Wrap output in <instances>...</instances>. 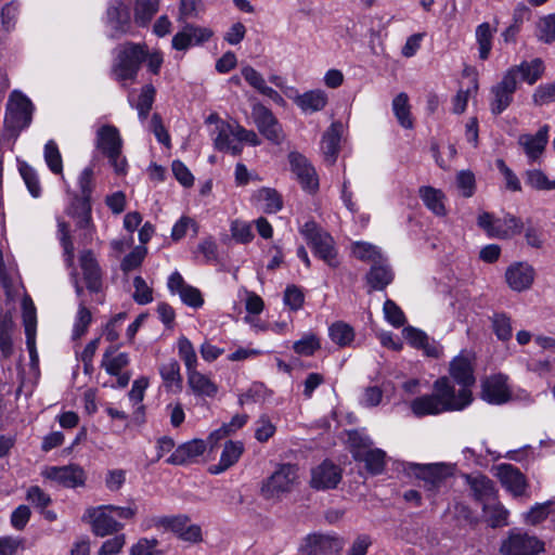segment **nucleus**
<instances>
[{
	"label": "nucleus",
	"mask_w": 555,
	"mask_h": 555,
	"mask_svg": "<svg viewBox=\"0 0 555 555\" xmlns=\"http://www.w3.org/2000/svg\"><path fill=\"white\" fill-rule=\"evenodd\" d=\"M434 392L416 397L410 403L412 413L417 417L438 415L444 412L462 411L464 398L462 392L460 399L455 398V388L447 376L439 377L433 385Z\"/></svg>",
	"instance_id": "nucleus-1"
},
{
	"label": "nucleus",
	"mask_w": 555,
	"mask_h": 555,
	"mask_svg": "<svg viewBox=\"0 0 555 555\" xmlns=\"http://www.w3.org/2000/svg\"><path fill=\"white\" fill-rule=\"evenodd\" d=\"M146 57L147 50L144 44L128 42L119 48L112 74L122 86L127 80L134 81Z\"/></svg>",
	"instance_id": "nucleus-2"
},
{
	"label": "nucleus",
	"mask_w": 555,
	"mask_h": 555,
	"mask_svg": "<svg viewBox=\"0 0 555 555\" xmlns=\"http://www.w3.org/2000/svg\"><path fill=\"white\" fill-rule=\"evenodd\" d=\"M475 354L470 351L463 350L452 359L449 366L451 378L460 386L455 390V398L459 400L462 392L466 395L463 406L467 408L473 402L472 387L475 385L474 375Z\"/></svg>",
	"instance_id": "nucleus-3"
},
{
	"label": "nucleus",
	"mask_w": 555,
	"mask_h": 555,
	"mask_svg": "<svg viewBox=\"0 0 555 555\" xmlns=\"http://www.w3.org/2000/svg\"><path fill=\"white\" fill-rule=\"evenodd\" d=\"M544 551V541L521 529L509 530L499 546L500 555H540Z\"/></svg>",
	"instance_id": "nucleus-4"
},
{
	"label": "nucleus",
	"mask_w": 555,
	"mask_h": 555,
	"mask_svg": "<svg viewBox=\"0 0 555 555\" xmlns=\"http://www.w3.org/2000/svg\"><path fill=\"white\" fill-rule=\"evenodd\" d=\"M95 146L108 158L117 173L126 171L127 162L121 157L122 140L115 126L104 125L98 129Z\"/></svg>",
	"instance_id": "nucleus-5"
},
{
	"label": "nucleus",
	"mask_w": 555,
	"mask_h": 555,
	"mask_svg": "<svg viewBox=\"0 0 555 555\" xmlns=\"http://www.w3.org/2000/svg\"><path fill=\"white\" fill-rule=\"evenodd\" d=\"M300 232L318 257L331 267L337 266L335 242L328 232L319 227L314 221H307L300 229Z\"/></svg>",
	"instance_id": "nucleus-6"
},
{
	"label": "nucleus",
	"mask_w": 555,
	"mask_h": 555,
	"mask_svg": "<svg viewBox=\"0 0 555 555\" xmlns=\"http://www.w3.org/2000/svg\"><path fill=\"white\" fill-rule=\"evenodd\" d=\"M403 470L408 475H413L424 481V488L431 493H435L444 480L452 475V467L442 464H417L404 463Z\"/></svg>",
	"instance_id": "nucleus-7"
},
{
	"label": "nucleus",
	"mask_w": 555,
	"mask_h": 555,
	"mask_svg": "<svg viewBox=\"0 0 555 555\" xmlns=\"http://www.w3.org/2000/svg\"><path fill=\"white\" fill-rule=\"evenodd\" d=\"M33 104L18 91H13L7 104L4 122L8 129L21 131L31 122Z\"/></svg>",
	"instance_id": "nucleus-8"
},
{
	"label": "nucleus",
	"mask_w": 555,
	"mask_h": 555,
	"mask_svg": "<svg viewBox=\"0 0 555 555\" xmlns=\"http://www.w3.org/2000/svg\"><path fill=\"white\" fill-rule=\"evenodd\" d=\"M154 526L170 530L180 540L189 543H201L203 541L202 528L198 525L190 524L186 515L160 516L153 519Z\"/></svg>",
	"instance_id": "nucleus-9"
},
{
	"label": "nucleus",
	"mask_w": 555,
	"mask_h": 555,
	"mask_svg": "<svg viewBox=\"0 0 555 555\" xmlns=\"http://www.w3.org/2000/svg\"><path fill=\"white\" fill-rule=\"evenodd\" d=\"M480 398L489 404L501 405L512 399L508 376L502 373L492 374L481 380Z\"/></svg>",
	"instance_id": "nucleus-10"
},
{
	"label": "nucleus",
	"mask_w": 555,
	"mask_h": 555,
	"mask_svg": "<svg viewBox=\"0 0 555 555\" xmlns=\"http://www.w3.org/2000/svg\"><path fill=\"white\" fill-rule=\"evenodd\" d=\"M343 546V539L335 534L311 533L302 540L299 551L302 555H332Z\"/></svg>",
	"instance_id": "nucleus-11"
},
{
	"label": "nucleus",
	"mask_w": 555,
	"mask_h": 555,
	"mask_svg": "<svg viewBox=\"0 0 555 555\" xmlns=\"http://www.w3.org/2000/svg\"><path fill=\"white\" fill-rule=\"evenodd\" d=\"M289 167L302 190L313 194L319 190V177L314 167L298 152L288 154Z\"/></svg>",
	"instance_id": "nucleus-12"
},
{
	"label": "nucleus",
	"mask_w": 555,
	"mask_h": 555,
	"mask_svg": "<svg viewBox=\"0 0 555 555\" xmlns=\"http://www.w3.org/2000/svg\"><path fill=\"white\" fill-rule=\"evenodd\" d=\"M535 275L532 264L527 261H515L506 268L504 279L512 291L522 293L532 287Z\"/></svg>",
	"instance_id": "nucleus-13"
},
{
	"label": "nucleus",
	"mask_w": 555,
	"mask_h": 555,
	"mask_svg": "<svg viewBox=\"0 0 555 555\" xmlns=\"http://www.w3.org/2000/svg\"><path fill=\"white\" fill-rule=\"evenodd\" d=\"M42 476L65 488L82 487L87 478L85 470L75 464L49 466L42 472Z\"/></svg>",
	"instance_id": "nucleus-14"
},
{
	"label": "nucleus",
	"mask_w": 555,
	"mask_h": 555,
	"mask_svg": "<svg viewBox=\"0 0 555 555\" xmlns=\"http://www.w3.org/2000/svg\"><path fill=\"white\" fill-rule=\"evenodd\" d=\"M86 517L89 518L92 532L98 537H106L118 532L124 525L118 522L113 513L106 505L90 507L86 511Z\"/></svg>",
	"instance_id": "nucleus-15"
},
{
	"label": "nucleus",
	"mask_w": 555,
	"mask_h": 555,
	"mask_svg": "<svg viewBox=\"0 0 555 555\" xmlns=\"http://www.w3.org/2000/svg\"><path fill=\"white\" fill-rule=\"evenodd\" d=\"M518 81L505 73L500 82L491 88L490 109L494 115L502 114L513 102Z\"/></svg>",
	"instance_id": "nucleus-16"
},
{
	"label": "nucleus",
	"mask_w": 555,
	"mask_h": 555,
	"mask_svg": "<svg viewBox=\"0 0 555 555\" xmlns=\"http://www.w3.org/2000/svg\"><path fill=\"white\" fill-rule=\"evenodd\" d=\"M341 480V470L330 461H324L311 470V487L317 490L336 488Z\"/></svg>",
	"instance_id": "nucleus-17"
},
{
	"label": "nucleus",
	"mask_w": 555,
	"mask_h": 555,
	"mask_svg": "<svg viewBox=\"0 0 555 555\" xmlns=\"http://www.w3.org/2000/svg\"><path fill=\"white\" fill-rule=\"evenodd\" d=\"M132 0H112L106 15L108 24L119 33H127L131 27Z\"/></svg>",
	"instance_id": "nucleus-18"
},
{
	"label": "nucleus",
	"mask_w": 555,
	"mask_h": 555,
	"mask_svg": "<svg viewBox=\"0 0 555 555\" xmlns=\"http://www.w3.org/2000/svg\"><path fill=\"white\" fill-rule=\"evenodd\" d=\"M496 477L502 486L514 496H521L526 493L527 481L521 472L511 464L496 466Z\"/></svg>",
	"instance_id": "nucleus-19"
},
{
	"label": "nucleus",
	"mask_w": 555,
	"mask_h": 555,
	"mask_svg": "<svg viewBox=\"0 0 555 555\" xmlns=\"http://www.w3.org/2000/svg\"><path fill=\"white\" fill-rule=\"evenodd\" d=\"M548 141V126L539 129L535 134L525 133L518 138V144L524 149L530 163L537 162L545 150Z\"/></svg>",
	"instance_id": "nucleus-20"
},
{
	"label": "nucleus",
	"mask_w": 555,
	"mask_h": 555,
	"mask_svg": "<svg viewBox=\"0 0 555 555\" xmlns=\"http://www.w3.org/2000/svg\"><path fill=\"white\" fill-rule=\"evenodd\" d=\"M80 268L87 288L91 293L102 289V271L91 250H85L79 257Z\"/></svg>",
	"instance_id": "nucleus-21"
},
{
	"label": "nucleus",
	"mask_w": 555,
	"mask_h": 555,
	"mask_svg": "<svg viewBox=\"0 0 555 555\" xmlns=\"http://www.w3.org/2000/svg\"><path fill=\"white\" fill-rule=\"evenodd\" d=\"M544 62L540 57L531 61H522L518 65L509 67L505 74L518 81V77L528 85H534L544 74Z\"/></svg>",
	"instance_id": "nucleus-22"
},
{
	"label": "nucleus",
	"mask_w": 555,
	"mask_h": 555,
	"mask_svg": "<svg viewBox=\"0 0 555 555\" xmlns=\"http://www.w3.org/2000/svg\"><path fill=\"white\" fill-rule=\"evenodd\" d=\"M343 130V124L335 121L328 127L322 137L321 151L325 162L330 165L336 162L337 155L339 153V144Z\"/></svg>",
	"instance_id": "nucleus-23"
},
{
	"label": "nucleus",
	"mask_w": 555,
	"mask_h": 555,
	"mask_svg": "<svg viewBox=\"0 0 555 555\" xmlns=\"http://www.w3.org/2000/svg\"><path fill=\"white\" fill-rule=\"evenodd\" d=\"M253 119L261 134L269 140L275 141L278 138L276 120L273 113L260 103H256L251 109Z\"/></svg>",
	"instance_id": "nucleus-24"
},
{
	"label": "nucleus",
	"mask_w": 555,
	"mask_h": 555,
	"mask_svg": "<svg viewBox=\"0 0 555 555\" xmlns=\"http://www.w3.org/2000/svg\"><path fill=\"white\" fill-rule=\"evenodd\" d=\"M205 450V441L201 439H194L179 446L166 460V462L172 465H183L202 455Z\"/></svg>",
	"instance_id": "nucleus-25"
},
{
	"label": "nucleus",
	"mask_w": 555,
	"mask_h": 555,
	"mask_svg": "<svg viewBox=\"0 0 555 555\" xmlns=\"http://www.w3.org/2000/svg\"><path fill=\"white\" fill-rule=\"evenodd\" d=\"M393 280V273L387 263V260L383 258L374 263L366 274V282L370 286V291H383Z\"/></svg>",
	"instance_id": "nucleus-26"
},
{
	"label": "nucleus",
	"mask_w": 555,
	"mask_h": 555,
	"mask_svg": "<svg viewBox=\"0 0 555 555\" xmlns=\"http://www.w3.org/2000/svg\"><path fill=\"white\" fill-rule=\"evenodd\" d=\"M188 374V385L192 392L198 397L212 398L218 391V386L207 376L194 370Z\"/></svg>",
	"instance_id": "nucleus-27"
},
{
	"label": "nucleus",
	"mask_w": 555,
	"mask_h": 555,
	"mask_svg": "<svg viewBox=\"0 0 555 555\" xmlns=\"http://www.w3.org/2000/svg\"><path fill=\"white\" fill-rule=\"evenodd\" d=\"M327 95L323 90H311L296 96L295 103L306 114L323 109L327 104Z\"/></svg>",
	"instance_id": "nucleus-28"
},
{
	"label": "nucleus",
	"mask_w": 555,
	"mask_h": 555,
	"mask_svg": "<svg viewBox=\"0 0 555 555\" xmlns=\"http://www.w3.org/2000/svg\"><path fill=\"white\" fill-rule=\"evenodd\" d=\"M356 460L364 462L365 468L372 475L380 474L386 464V452L382 449L370 448L367 450H360L356 452Z\"/></svg>",
	"instance_id": "nucleus-29"
},
{
	"label": "nucleus",
	"mask_w": 555,
	"mask_h": 555,
	"mask_svg": "<svg viewBox=\"0 0 555 555\" xmlns=\"http://www.w3.org/2000/svg\"><path fill=\"white\" fill-rule=\"evenodd\" d=\"M242 442L228 441L222 450L220 461L210 467L212 474H220L234 465L243 453Z\"/></svg>",
	"instance_id": "nucleus-30"
},
{
	"label": "nucleus",
	"mask_w": 555,
	"mask_h": 555,
	"mask_svg": "<svg viewBox=\"0 0 555 555\" xmlns=\"http://www.w3.org/2000/svg\"><path fill=\"white\" fill-rule=\"evenodd\" d=\"M424 205L436 216H446L444 194L433 186H422L418 191Z\"/></svg>",
	"instance_id": "nucleus-31"
},
{
	"label": "nucleus",
	"mask_w": 555,
	"mask_h": 555,
	"mask_svg": "<svg viewBox=\"0 0 555 555\" xmlns=\"http://www.w3.org/2000/svg\"><path fill=\"white\" fill-rule=\"evenodd\" d=\"M251 204L266 214H273L278 210V192L271 188H261L250 197Z\"/></svg>",
	"instance_id": "nucleus-32"
},
{
	"label": "nucleus",
	"mask_w": 555,
	"mask_h": 555,
	"mask_svg": "<svg viewBox=\"0 0 555 555\" xmlns=\"http://www.w3.org/2000/svg\"><path fill=\"white\" fill-rule=\"evenodd\" d=\"M14 327V322L10 315H0V352L4 359L11 358L14 353L12 339Z\"/></svg>",
	"instance_id": "nucleus-33"
},
{
	"label": "nucleus",
	"mask_w": 555,
	"mask_h": 555,
	"mask_svg": "<svg viewBox=\"0 0 555 555\" xmlns=\"http://www.w3.org/2000/svg\"><path fill=\"white\" fill-rule=\"evenodd\" d=\"M134 22L139 26H147L159 8V0H133Z\"/></svg>",
	"instance_id": "nucleus-34"
},
{
	"label": "nucleus",
	"mask_w": 555,
	"mask_h": 555,
	"mask_svg": "<svg viewBox=\"0 0 555 555\" xmlns=\"http://www.w3.org/2000/svg\"><path fill=\"white\" fill-rule=\"evenodd\" d=\"M116 350V347L111 346L105 350L103 354L102 366L109 375H119L121 370L125 369L130 362L129 354L126 352H120L114 356Z\"/></svg>",
	"instance_id": "nucleus-35"
},
{
	"label": "nucleus",
	"mask_w": 555,
	"mask_h": 555,
	"mask_svg": "<svg viewBox=\"0 0 555 555\" xmlns=\"http://www.w3.org/2000/svg\"><path fill=\"white\" fill-rule=\"evenodd\" d=\"M159 373L167 389L172 390L176 388L177 391L182 389L180 365L177 360L171 359L170 361L162 364L159 367Z\"/></svg>",
	"instance_id": "nucleus-36"
},
{
	"label": "nucleus",
	"mask_w": 555,
	"mask_h": 555,
	"mask_svg": "<svg viewBox=\"0 0 555 555\" xmlns=\"http://www.w3.org/2000/svg\"><path fill=\"white\" fill-rule=\"evenodd\" d=\"M470 489L478 501H486L494 496L493 482L483 475L469 476L467 478Z\"/></svg>",
	"instance_id": "nucleus-37"
},
{
	"label": "nucleus",
	"mask_w": 555,
	"mask_h": 555,
	"mask_svg": "<svg viewBox=\"0 0 555 555\" xmlns=\"http://www.w3.org/2000/svg\"><path fill=\"white\" fill-rule=\"evenodd\" d=\"M392 111L398 122L403 128L410 129L413 127L411 106L409 104V96L406 93L401 92L392 100Z\"/></svg>",
	"instance_id": "nucleus-38"
},
{
	"label": "nucleus",
	"mask_w": 555,
	"mask_h": 555,
	"mask_svg": "<svg viewBox=\"0 0 555 555\" xmlns=\"http://www.w3.org/2000/svg\"><path fill=\"white\" fill-rule=\"evenodd\" d=\"M241 74L250 87L256 89L260 94L274 99L276 92L269 86L266 85V80L260 73H258L251 66H244L241 69Z\"/></svg>",
	"instance_id": "nucleus-39"
},
{
	"label": "nucleus",
	"mask_w": 555,
	"mask_h": 555,
	"mask_svg": "<svg viewBox=\"0 0 555 555\" xmlns=\"http://www.w3.org/2000/svg\"><path fill=\"white\" fill-rule=\"evenodd\" d=\"M483 513L492 528L503 527L508 524L509 512L500 502L485 504Z\"/></svg>",
	"instance_id": "nucleus-40"
},
{
	"label": "nucleus",
	"mask_w": 555,
	"mask_h": 555,
	"mask_svg": "<svg viewBox=\"0 0 555 555\" xmlns=\"http://www.w3.org/2000/svg\"><path fill=\"white\" fill-rule=\"evenodd\" d=\"M555 512V502L546 501L544 503H537L527 513L524 514L526 524L537 526L544 521L551 513Z\"/></svg>",
	"instance_id": "nucleus-41"
},
{
	"label": "nucleus",
	"mask_w": 555,
	"mask_h": 555,
	"mask_svg": "<svg viewBox=\"0 0 555 555\" xmlns=\"http://www.w3.org/2000/svg\"><path fill=\"white\" fill-rule=\"evenodd\" d=\"M494 30L489 23H482L476 28V40L478 43L479 57L487 60L492 48V36Z\"/></svg>",
	"instance_id": "nucleus-42"
},
{
	"label": "nucleus",
	"mask_w": 555,
	"mask_h": 555,
	"mask_svg": "<svg viewBox=\"0 0 555 555\" xmlns=\"http://www.w3.org/2000/svg\"><path fill=\"white\" fill-rule=\"evenodd\" d=\"M328 334L333 343L339 347L349 346L354 339L353 328L344 322H336L328 328Z\"/></svg>",
	"instance_id": "nucleus-43"
},
{
	"label": "nucleus",
	"mask_w": 555,
	"mask_h": 555,
	"mask_svg": "<svg viewBox=\"0 0 555 555\" xmlns=\"http://www.w3.org/2000/svg\"><path fill=\"white\" fill-rule=\"evenodd\" d=\"M351 249L352 255L362 261L374 263L385 258L377 246L366 242H354Z\"/></svg>",
	"instance_id": "nucleus-44"
},
{
	"label": "nucleus",
	"mask_w": 555,
	"mask_h": 555,
	"mask_svg": "<svg viewBox=\"0 0 555 555\" xmlns=\"http://www.w3.org/2000/svg\"><path fill=\"white\" fill-rule=\"evenodd\" d=\"M57 234L61 246L63 247L65 262L68 267L74 263L75 247L70 236L69 224L65 221H59Z\"/></svg>",
	"instance_id": "nucleus-45"
},
{
	"label": "nucleus",
	"mask_w": 555,
	"mask_h": 555,
	"mask_svg": "<svg viewBox=\"0 0 555 555\" xmlns=\"http://www.w3.org/2000/svg\"><path fill=\"white\" fill-rule=\"evenodd\" d=\"M91 321V311L87 308L86 300L81 299L78 305V311L74 323L73 339H79L87 333Z\"/></svg>",
	"instance_id": "nucleus-46"
},
{
	"label": "nucleus",
	"mask_w": 555,
	"mask_h": 555,
	"mask_svg": "<svg viewBox=\"0 0 555 555\" xmlns=\"http://www.w3.org/2000/svg\"><path fill=\"white\" fill-rule=\"evenodd\" d=\"M155 94L156 89L154 88L153 85L149 83L142 87L138 102L135 104L139 118L142 121H144L147 118L150 111L152 109L155 100Z\"/></svg>",
	"instance_id": "nucleus-47"
},
{
	"label": "nucleus",
	"mask_w": 555,
	"mask_h": 555,
	"mask_svg": "<svg viewBox=\"0 0 555 555\" xmlns=\"http://www.w3.org/2000/svg\"><path fill=\"white\" fill-rule=\"evenodd\" d=\"M526 184L535 191L555 190V180H550L540 169H530L525 172Z\"/></svg>",
	"instance_id": "nucleus-48"
},
{
	"label": "nucleus",
	"mask_w": 555,
	"mask_h": 555,
	"mask_svg": "<svg viewBox=\"0 0 555 555\" xmlns=\"http://www.w3.org/2000/svg\"><path fill=\"white\" fill-rule=\"evenodd\" d=\"M535 36L544 43L555 41V14L545 15L538 21Z\"/></svg>",
	"instance_id": "nucleus-49"
},
{
	"label": "nucleus",
	"mask_w": 555,
	"mask_h": 555,
	"mask_svg": "<svg viewBox=\"0 0 555 555\" xmlns=\"http://www.w3.org/2000/svg\"><path fill=\"white\" fill-rule=\"evenodd\" d=\"M498 236L500 238H507L519 234L522 230V222L519 218L513 215H506L503 219H498Z\"/></svg>",
	"instance_id": "nucleus-50"
},
{
	"label": "nucleus",
	"mask_w": 555,
	"mask_h": 555,
	"mask_svg": "<svg viewBox=\"0 0 555 555\" xmlns=\"http://www.w3.org/2000/svg\"><path fill=\"white\" fill-rule=\"evenodd\" d=\"M179 357L184 362L186 373L196 370L197 356L192 343L186 337H181L178 340Z\"/></svg>",
	"instance_id": "nucleus-51"
},
{
	"label": "nucleus",
	"mask_w": 555,
	"mask_h": 555,
	"mask_svg": "<svg viewBox=\"0 0 555 555\" xmlns=\"http://www.w3.org/2000/svg\"><path fill=\"white\" fill-rule=\"evenodd\" d=\"M44 160L49 167V169L55 173L60 175L63 171V160L61 153L56 143L53 140H50L44 145Z\"/></svg>",
	"instance_id": "nucleus-52"
},
{
	"label": "nucleus",
	"mask_w": 555,
	"mask_h": 555,
	"mask_svg": "<svg viewBox=\"0 0 555 555\" xmlns=\"http://www.w3.org/2000/svg\"><path fill=\"white\" fill-rule=\"evenodd\" d=\"M147 248L145 246H135L128 255H126L120 263L121 271L127 274L132 270L138 269L145 256Z\"/></svg>",
	"instance_id": "nucleus-53"
},
{
	"label": "nucleus",
	"mask_w": 555,
	"mask_h": 555,
	"mask_svg": "<svg viewBox=\"0 0 555 555\" xmlns=\"http://www.w3.org/2000/svg\"><path fill=\"white\" fill-rule=\"evenodd\" d=\"M320 347V339L314 334H307L293 345L297 354L306 357L312 356Z\"/></svg>",
	"instance_id": "nucleus-54"
},
{
	"label": "nucleus",
	"mask_w": 555,
	"mask_h": 555,
	"mask_svg": "<svg viewBox=\"0 0 555 555\" xmlns=\"http://www.w3.org/2000/svg\"><path fill=\"white\" fill-rule=\"evenodd\" d=\"M271 396L261 383L253 384L249 389L240 396L241 404L260 403Z\"/></svg>",
	"instance_id": "nucleus-55"
},
{
	"label": "nucleus",
	"mask_w": 555,
	"mask_h": 555,
	"mask_svg": "<svg viewBox=\"0 0 555 555\" xmlns=\"http://www.w3.org/2000/svg\"><path fill=\"white\" fill-rule=\"evenodd\" d=\"M283 302L292 311L299 310L305 302L302 289L293 284L288 285L284 291Z\"/></svg>",
	"instance_id": "nucleus-56"
},
{
	"label": "nucleus",
	"mask_w": 555,
	"mask_h": 555,
	"mask_svg": "<svg viewBox=\"0 0 555 555\" xmlns=\"http://www.w3.org/2000/svg\"><path fill=\"white\" fill-rule=\"evenodd\" d=\"M133 300L139 305H147L153 301V289L146 284L141 275L133 279Z\"/></svg>",
	"instance_id": "nucleus-57"
},
{
	"label": "nucleus",
	"mask_w": 555,
	"mask_h": 555,
	"mask_svg": "<svg viewBox=\"0 0 555 555\" xmlns=\"http://www.w3.org/2000/svg\"><path fill=\"white\" fill-rule=\"evenodd\" d=\"M383 310L385 319L392 326L400 327L405 323L404 313L395 301L387 299L384 304Z\"/></svg>",
	"instance_id": "nucleus-58"
},
{
	"label": "nucleus",
	"mask_w": 555,
	"mask_h": 555,
	"mask_svg": "<svg viewBox=\"0 0 555 555\" xmlns=\"http://www.w3.org/2000/svg\"><path fill=\"white\" fill-rule=\"evenodd\" d=\"M492 325L499 339L508 340L512 337V323L509 317L506 314H494Z\"/></svg>",
	"instance_id": "nucleus-59"
},
{
	"label": "nucleus",
	"mask_w": 555,
	"mask_h": 555,
	"mask_svg": "<svg viewBox=\"0 0 555 555\" xmlns=\"http://www.w3.org/2000/svg\"><path fill=\"white\" fill-rule=\"evenodd\" d=\"M478 90V83L476 79H473L472 87L467 88L466 90H459L456 95L454 96L452 104H453V113L455 114H462L465 112L467 107L468 100L473 93H476Z\"/></svg>",
	"instance_id": "nucleus-60"
},
{
	"label": "nucleus",
	"mask_w": 555,
	"mask_h": 555,
	"mask_svg": "<svg viewBox=\"0 0 555 555\" xmlns=\"http://www.w3.org/2000/svg\"><path fill=\"white\" fill-rule=\"evenodd\" d=\"M496 168L502 173L505 180V186L507 190L513 192L521 191V184L518 177L514 173V171L505 164L503 159H496L495 162Z\"/></svg>",
	"instance_id": "nucleus-61"
},
{
	"label": "nucleus",
	"mask_w": 555,
	"mask_h": 555,
	"mask_svg": "<svg viewBox=\"0 0 555 555\" xmlns=\"http://www.w3.org/2000/svg\"><path fill=\"white\" fill-rule=\"evenodd\" d=\"M20 171L30 194L34 197H38L40 195L41 188L35 170L28 165H23L20 168Z\"/></svg>",
	"instance_id": "nucleus-62"
},
{
	"label": "nucleus",
	"mask_w": 555,
	"mask_h": 555,
	"mask_svg": "<svg viewBox=\"0 0 555 555\" xmlns=\"http://www.w3.org/2000/svg\"><path fill=\"white\" fill-rule=\"evenodd\" d=\"M456 185L465 197H470L475 191V176L472 171L462 170L456 176Z\"/></svg>",
	"instance_id": "nucleus-63"
},
{
	"label": "nucleus",
	"mask_w": 555,
	"mask_h": 555,
	"mask_svg": "<svg viewBox=\"0 0 555 555\" xmlns=\"http://www.w3.org/2000/svg\"><path fill=\"white\" fill-rule=\"evenodd\" d=\"M555 101V82L540 85L533 93V102L544 105Z\"/></svg>",
	"instance_id": "nucleus-64"
}]
</instances>
